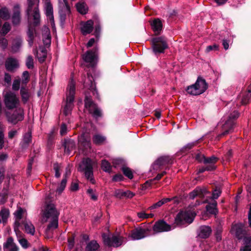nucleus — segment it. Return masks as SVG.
<instances>
[{
    "instance_id": "58",
    "label": "nucleus",
    "mask_w": 251,
    "mask_h": 251,
    "mask_svg": "<svg viewBox=\"0 0 251 251\" xmlns=\"http://www.w3.org/2000/svg\"><path fill=\"white\" fill-rule=\"evenodd\" d=\"M101 27L100 24H96L95 27L94 35L97 38H99L100 36Z\"/></svg>"
},
{
    "instance_id": "48",
    "label": "nucleus",
    "mask_w": 251,
    "mask_h": 251,
    "mask_svg": "<svg viewBox=\"0 0 251 251\" xmlns=\"http://www.w3.org/2000/svg\"><path fill=\"white\" fill-rule=\"evenodd\" d=\"M43 42L45 47L50 46L51 44V36L50 32L46 35V37H45V35L44 36Z\"/></svg>"
},
{
    "instance_id": "59",
    "label": "nucleus",
    "mask_w": 251,
    "mask_h": 251,
    "mask_svg": "<svg viewBox=\"0 0 251 251\" xmlns=\"http://www.w3.org/2000/svg\"><path fill=\"white\" fill-rule=\"evenodd\" d=\"M19 242L22 247L24 249H27L29 247V243L27 240L25 238H22L19 240Z\"/></svg>"
},
{
    "instance_id": "53",
    "label": "nucleus",
    "mask_w": 251,
    "mask_h": 251,
    "mask_svg": "<svg viewBox=\"0 0 251 251\" xmlns=\"http://www.w3.org/2000/svg\"><path fill=\"white\" fill-rule=\"evenodd\" d=\"M20 83L21 78L20 77H18L17 79H14L12 84V89L15 91L19 90L20 87Z\"/></svg>"
},
{
    "instance_id": "43",
    "label": "nucleus",
    "mask_w": 251,
    "mask_h": 251,
    "mask_svg": "<svg viewBox=\"0 0 251 251\" xmlns=\"http://www.w3.org/2000/svg\"><path fill=\"white\" fill-rule=\"evenodd\" d=\"M240 97H241V104H246L249 102V100L251 98V93L248 92H246L244 94H243L242 96H240Z\"/></svg>"
},
{
    "instance_id": "18",
    "label": "nucleus",
    "mask_w": 251,
    "mask_h": 251,
    "mask_svg": "<svg viewBox=\"0 0 251 251\" xmlns=\"http://www.w3.org/2000/svg\"><path fill=\"white\" fill-rule=\"evenodd\" d=\"M6 70L10 72H14L19 67L18 60L13 57H8L5 62Z\"/></svg>"
},
{
    "instance_id": "19",
    "label": "nucleus",
    "mask_w": 251,
    "mask_h": 251,
    "mask_svg": "<svg viewBox=\"0 0 251 251\" xmlns=\"http://www.w3.org/2000/svg\"><path fill=\"white\" fill-rule=\"evenodd\" d=\"M44 215L47 218H49L50 217H52V218L58 217V213L56 211L54 205L51 203L48 204L46 205Z\"/></svg>"
},
{
    "instance_id": "54",
    "label": "nucleus",
    "mask_w": 251,
    "mask_h": 251,
    "mask_svg": "<svg viewBox=\"0 0 251 251\" xmlns=\"http://www.w3.org/2000/svg\"><path fill=\"white\" fill-rule=\"evenodd\" d=\"M53 14V7L50 2L46 3V15L47 16Z\"/></svg>"
},
{
    "instance_id": "51",
    "label": "nucleus",
    "mask_w": 251,
    "mask_h": 251,
    "mask_svg": "<svg viewBox=\"0 0 251 251\" xmlns=\"http://www.w3.org/2000/svg\"><path fill=\"white\" fill-rule=\"evenodd\" d=\"M26 66L29 69H32L34 67L33 59L31 55L28 56L26 60Z\"/></svg>"
},
{
    "instance_id": "7",
    "label": "nucleus",
    "mask_w": 251,
    "mask_h": 251,
    "mask_svg": "<svg viewBox=\"0 0 251 251\" xmlns=\"http://www.w3.org/2000/svg\"><path fill=\"white\" fill-rule=\"evenodd\" d=\"M102 239L104 244L108 247H118L122 245V240L121 237L111 234L103 233Z\"/></svg>"
},
{
    "instance_id": "38",
    "label": "nucleus",
    "mask_w": 251,
    "mask_h": 251,
    "mask_svg": "<svg viewBox=\"0 0 251 251\" xmlns=\"http://www.w3.org/2000/svg\"><path fill=\"white\" fill-rule=\"evenodd\" d=\"M9 216V210L8 209L2 208L0 211V217H1L2 221L3 224L7 222V218ZM1 222V220L0 219V223Z\"/></svg>"
},
{
    "instance_id": "33",
    "label": "nucleus",
    "mask_w": 251,
    "mask_h": 251,
    "mask_svg": "<svg viewBox=\"0 0 251 251\" xmlns=\"http://www.w3.org/2000/svg\"><path fill=\"white\" fill-rule=\"evenodd\" d=\"M22 44L21 38L18 37L14 39L12 42V50L15 53L18 51Z\"/></svg>"
},
{
    "instance_id": "63",
    "label": "nucleus",
    "mask_w": 251,
    "mask_h": 251,
    "mask_svg": "<svg viewBox=\"0 0 251 251\" xmlns=\"http://www.w3.org/2000/svg\"><path fill=\"white\" fill-rule=\"evenodd\" d=\"M221 194V191L220 189H216L212 193V199L213 200L217 199Z\"/></svg>"
},
{
    "instance_id": "30",
    "label": "nucleus",
    "mask_w": 251,
    "mask_h": 251,
    "mask_svg": "<svg viewBox=\"0 0 251 251\" xmlns=\"http://www.w3.org/2000/svg\"><path fill=\"white\" fill-rule=\"evenodd\" d=\"M93 143L96 145H101L104 144L106 140L105 136L100 134H96L93 136Z\"/></svg>"
},
{
    "instance_id": "42",
    "label": "nucleus",
    "mask_w": 251,
    "mask_h": 251,
    "mask_svg": "<svg viewBox=\"0 0 251 251\" xmlns=\"http://www.w3.org/2000/svg\"><path fill=\"white\" fill-rule=\"evenodd\" d=\"M7 189L3 188L1 192H0V203L2 204L5 203L7 201Z\"/></svg>"
},
{
    "instance_id": "64",
    "label": "nucleus",
    "mask_w": 251,
    "mask_h": 251,
    "mask_svg": "<svg viewBox=\"0 0 251 251\" xmlns=\"http://www.w3.org/2000/svg\"><path fill=\"white\" fill-rule=\"evenodd\" d=\"M23 212H24V210L21 207L17 209V210L15 212V215H16V218L18 220H20L22 219Z\"/></svg>"
},
{
    "instance_id": "32",
    "label": "nucleus",
    "mask_w": 251,
    "mask_h": 251,
    "mask_svg": "<svg viewBox=\"0 0 251 251\" xmlns=\"http://www.w3.org/2000/svg\"><path fill=\"white\" fill-rule=\"evenodd\" d=\"M99 248V244L95 240H92L87 244L85 251H97Z\"/></svg>"
},
{
    "instance_id": "12",
    "label": "nucleus",
    "mask_w": 251,
    "mask_h": 251,
    "mask_svg": "<svg viewBox=\"0 0 251 251\" xmlns=\"http://www.w3.org/2000/svg\"><path fill=\"white\" fill-rule=\"evenodd\" d=\"M90 135L88 133H82L78 136V146L83 152L88 151L90 148Z\"/></svg>"
},
{
    "instance_id": "15",
    "label": "nucleus",
    "mask_w": 251,
    "mask_h": 251,
    "mask_svg": "<svg viewBox=\"0 0 251 251\" xmlns=\"http://www.w3.org/2000/svg\"><path fill=\"white\" fill-rule=\"evenodd\" d=\"M62 146L64 148V151L68 155L75 149V141L70 138H64L62 141Z\"/></svg>"
},
{
    "instance_id": "52",
    "label": "nucleus",
    "mask_w": 251,
    "mask_h": 251,
    "mask_svg": "<svg viewBox=\"0 0 251 251\" xmlns=\"http://www.w3.org/2000/svg\"><path fill=\"white\" fill-rule=\"evenodd\" d=\"M10 29H11V26H10V24L7 22H5L3 24V26H2V28H1L2 34H3V35H6L10 30Z\"/></svg>"
},
{
    "instance_id": "61",
    "label": "nucleus",
    "mask_w": 251,
    "mask_h": 251,
    "mask_svg": "<svg viewBox=\"0 0 251 251\" xmlns=\"http://www.w3.org/2000/svg\"><path fill=\"white\" fill-rule=\"evenodd\" d=\"M47 56V54H42V55H41V54H39L37 51H36V56L40 63H43L45 61Z\"/></svg>"
},
{
    "instance_id": "24",
    "label": "nucleus",
    "mask_w": 251,
    "mask_h": 251,
    "mask_svg": "<svg viewBox=\"0 0 251 251\" xmlns=\"http://www.w3.org/2000/svg\"><path fill=\"white\" fill-rule=\"evenodd\" d=\"M21 21L20 11L19 6L16 5L14 6V12L12 17V22L14 25H18Z\"/></svg>"
},
{
    "instance_id": "46",
    "label": "nucleus",
    "mask_w": 251,
    "mask_h": 251,
    "mask_svg": "<svg viewBox=\"0 0 251 251\" xmlns=\"http://www.w3.org/2000/svg\"><path fill=\"white\" fill-rule=\"evenodd\" d=\"M31 138L32 136L31 133L28 132L25 134L23 139V144L25 147L28 146L31 141Z\"/></svg>"
},
{
    "instance_id": "47",
    "label": "nucleus",
    "mask_w": 251,
    "mask_h": 251,
    "mask_svg": "<svg viewBox=\"0 0 251 251\" xmlns=\"http://www.w3.org/2000/svg\"><path fill=\"white\" fill-rule=\"evenodd\" d=\"M73 106V103L66 102V104L63 110V112L65 116H68L72 110Z\"/></svg>"
},
{
    "instance_id": "2",
    "label": "nucleus",
    "mask_w": 251,
    "mask_h": 251,
    "mask_svg": "<svg viewBox=\"0 0 251 251\" xmlns=\"http://www.w3.org/2000/svg\"><path fill=\"white\" fill-rule=\"evenodd\" d=\"M208 88V84L201 76H198L196 82L187 87L186 91L192 96H198L203 93Z\"/></svg>"
},
{
    "instance_id": "34",
    "label": "nucleus",
    "mask_w": 251,
    "mask_h": 251,
    "mask_svg": "<svg viewBox=\"0 0 251 251\" xmlns=\"http://www.w3.org/2000/svg\"><path fill=\"white\" fill-rule=\"evenodd\" d=\"M217 203L216 201H213L212 203H209L206 206L207 211L211 214H216L218 212L217 208Z\"/></svg>"
},
{
    "instance_id": "57",
    "label": "nucleus",
    "mask_w": 251,
    "mask_h": 251,
    "mask_svg": "<svg viewBox=\"0 0 251 251\" xmlns=\"http://www.w3.org/2000/svg\"><path fill=\"white\" fill-rule=\"evenodd\" d=\"M53 169L55 171V176L58 178L60 176V173H59L60 166L57 162L53 164Z\"/></svg>"
},
{
    "instance_id": "5",
    "label": "nucleus",
    "mask_w": 251,
    "mask_h": 251,
    "mask_svg": "<svg viewBox=\"0 0 251 251\" xmlns=\"http://www.w3.org/2000/svg\"><path fill=\"white\" fill-rule=\"evenodd\" d=\"M195 216L196 214L191 211H180L175 218V224L177 226L190 224L193 222Z\"/></svg>"
},
{
    "instance_id": "40",
    "label": "nucleus",
    "mask_w": 251,
    "mask_h": 251,
    "mask_svg": "<svg viewBox=\"0 0 251 251\" xmlns=\"http://www.w3.org/2000/svg\"><path fill=\"white\" fill-rule=\"evenodd\" d=\"M76 7L77 11L82 15H85L88 12V8L86 7L84 3H77L76 4Z\"/></svg>"
},
{
    "instance_id": "44",
    "label": "nucleus",
    "mask_w": 251,
    "mask_h": 251,
    "mask_svg": "<svg viewBox=\"0 0 251 251\" xmlns=\"http://www.w3.org/2000/svg\"><path fill=\"white\" fill-rule=\"evenodd\" d=\"M101 169L105 172L110 173L112 166L110 163L106 160H103L101 162Z\"/></svg>"
},
{
    "instance_id": "8",
    "label": "nucleus",
    "mask_w": 251,
    "mask_h": 251,
    "mask_svg": "<svg viewBox=\"0 0 251 251\" xmlns=\"http://www.w3.org/2000/svg\"><path fill=\"white\" fill-rule=\"evenodd\" d=\"M79 169L80 171L84 172L85 176L89 179L93 176L92 160L90 158L84 159L82 165H79Z\"/></svg>"
},
{
    "instance_id": "4",
    "label": "nucleus",
    "mask_w": 251,
    "mask_h": 251,
    "mask_svg": "<svg viewBox=\"0 0 251 251\" xmlns=\"http://www.w3.org/2000/svg\"><path fill=\"white\" fill-rule=\"evenodd\" d=\"M98 48L95 47L82 55V59L87 68H94L97 64Z\"/></svg>"
},
{
    "instance_id": "23",
    "label": "nucleus",
    "mask_w": 251,
    "mask_h": 251,
    "mask_svg": "<svg viewBox=\"0 0 251 251\" xmlns=\"http://www.w3.org/2000/svg\"><path fill=\"white\" fill-rule=\"evenodd\" d=\"M243 227L244 226L242 224H236L232 227L231 230L235 232L236 236L239 239H241L245 234Z\"/></svg>"
},
{
    "instance_id": "49",
    "label": "nucleus",
    "mask_w": 251,
    "mask_h": 251,
    "mask_svg": "<svg viewBox=\"0 0 251 251\" xmlns=\"http://www.w3.org/2000/svg\"><path fill=\"white\" fill-rule=\"evenodd\" d=\"M114 196L118 199H123L126 197V191L121 189H116L114 192Z\"/></svg>"
},
{
    "instance_id": "14",
    "label": "nucleus",
    "mask_w": 251,
    "mask_h": 251,
    "mask_svg": "<svg viewBox=\"0 0 251 251\" xmlns=\"http://www.w3.org/2000/svg\"><path fill=\"white\" fill-rule=\"evenodd\" d=\"M197 159L200 162H203L207 166L212 165L214 167V170L216 169L215 164L218 161V158L213 155L209 157H206L204 155H197Z\"/></svg>"
},
{
    "instance_id": "56",
    "label": "nucleus",
    "mask_w": 251,
    "mask_h": 251,
    "mask_svg": "<svg viewBox=\"0 0 251 251\" xmlns=\"http://www.w3.org/2000/svg\"><path fill=\"white\" fill-rule=\"evenodd\" d=\"M214 170V167L211 166H207L202 167L199 169L198 171V173H202L204 172L207 171H211Z\"/></svg>"
},
{
    "instance_id": "31",
    "label": "nucleus",
    "mask_w": 251,
    "mask_h": 251,
    "mask_svg": "<svg viewBox=\"0 0 251 251\" xmlns=\"http://www.w3.org/2000/svg\"><path fill=\"white\" fill-rule=\"evenodd\" d=\"M113 165L115 168H117L119 166H122V170L123 174L126 176V165L125 161L121 158H116L113 161Z\"/></svg>"
},
{
    "instance_id": "9",
    "label": "nucleus",
    "mask_w": 251,
    "mask_h": 251,
    "mask_svg": "<svg viewBox=\"0 0 251 251\" xmlns=\"http://www.w3.org/2000/svg\"><path fill=\"white\" fill-rule=\"evenodd\" d=\"M152 48L155 53H163L164 50L168 48L166 42L162 37H157L152 40Z\"/></svg>"
},
{
    "instance_id": "37",
    "label": "nucleus",
    "mask_w": 251,
    "mask_h": 251,
    "mask_svg": "<svg viewBox=\"0 0 251 251\" xmlns=\"http://www.w3.org/2000/svg\"><path fill=\"white\" fill-rule=\"evenodd\" d=\"M245 246L240 249V251H251V237H245L244 238Z\"/></svg>"
},
{
    "instance_id": "11",
    "label": "nucleus",
    "mask_w": 251,
    "mask_h": 251,
    "mask_svg": "<svg viewBox=\"0 0 251 251\" xmlns=\"http://www.w3.org/2000/svg\"><path fill=\"white\" fill-rule=\"evenodd\" d=\"M4 103L8 109H13L16 107L19 101L16 95L12 92L7 93L4 96Z\"/></svg>"
},
{
    "instance_id": "28",
    "label": "nucleus",
    "mask_w": 251,
    "mask_h": 251,
    "mask_svg": "<svg viewBox=\"0 0 251 251\" xmlns=\"http://www.w3.org/2000/svg\"><path fill=\"white\" fill-rule=\"evenodd\" d=\"M20 95L22 101L24 103H26L30 97V93L28 89L25 86H22L20 89Z\"/></svg>"
},
{
    "instance_id": "21",
    "label": "nucleus",
    "mask_w": 251,
    "mask_h": 251,
    "mask_svg": "<svg viewBox=\"0 0 251 251\" xmlns=\"http://www.w3.org/2000/svg\"><path fill=\"white\" fill-rule=\"evenodd\" d=\"M146 233V229L140 227L137 228L131 231L129 238H131L133 240H140L145 237Z\"/></svg>"
},
{
    "instance_id": "13",
    "label": "nucleus",
    "mask_w": 251,
    "mask_h": 251,
    "mask_svg": "<svg viewBox=\"0 0 251 251\" xmlns=\"http://www.w3.org/2000/svg\"><path fill=\"white\" fill-rule=\"evenodd\" d=\"M171 229V226L164 220H160L156 222L152 227L153 231L156 233L167 232L170 231Z\"/></svg>"
},
{
    "instance_id": "3",
    "label": "nucleus",
    "mask_w": 251,
    "mask_h": 251,
    "mask_svg": "<svg viewBox=\"0 0 251 251\" xmlns=\"http://www.w3.org/2000/svg\"><path fill=\"white\" fill-rule=\"evenodd\" d=\"M33 22L32 25L29 24L28 31L27 32L28 36V43L30 47H31L34 42V34L36 33L35 27L38 26L40 23V15L39 10L38 7H35L33 13Z\"/></svg>"
},
{
    "instance_id": "60",
    "label": "nucleus",
    "mask_w": 251,
    "mask_h": 251,
    "mask_svg": "<svg viewBox=\"0 0 251 251\" xmlns=\"http://www.w3.org/2000/svg\"><path fill=\"white\" fill-rule=\"evenodd\" d=\"M219 49V46L217 44L208 46L205 50L206 52H209L211 50H217Z\"/></svg>"
},
{
    "instance_id": "25",
    "label": "nucleus",
    "mask_w": 251,
    "mask_h": 251,
    "mask_svg": "<svg viewBox=\"0 0 251 251\" xmlns=\"http://www.w3.org/2000/svg\"><path fill=\"white\" fill-rule=\"evenodd\" d=\"M21 224L24 226L25 231L32 235H33L35 233V227L33 225L30 221H27L26 220L22 221Z\"/></svg>"
},
{
    "instance_id": "35",
    "label": "nucleus",
    "mask_w": 251,
    "mask_h": 251,
    "mask_svg": "<svg viewBox=\"0 0 251 251\" xmlns=\"http://www.w3.org/2000/svg\"><path fill=\"white\" fill-rule=\"evenodd\" d=\"M172 200L170 198H164L158 202L155 203L148 208L149 210H152L161 207L162 205Z\"/></svg>"
},
{
    "instance_id": "55",
    "label": "nucleus",
    "mask_w": 251,
    "mask_h": 251,
    "mask_svg": "<svg viewBox=\"0 0 251 251\" xmlns=\"http://www.w3.org/2000/svg\"><path fill=\"white\" fill-rule=\"evenodd\" d=\"M0 15L2 18L5 19H8L10 17L8 10L5 8L1 9L0 10Z\"/></svg>"
},
{
    "instance_id": "20",
    "label": "nucleus",
    "mask_w": 251,
    "mask_h": 251,
    "mask_svg": "<svg viewBox=\"0 0 251 251\" xmlns=\"http://www.w3.org/2000/svg\"><path fill=\"white\" fill-rule=\"evenodd\" d=\"M81 32L83 35L91 33L94 29V22L92 20L81 23Z\"/></svg>"
},
{
    "instance_id": "36",
    "label": "nucleus",
    "mask_w": 251,
    "mask_h": 251,
    "mask_svg": "<svg viewBox=\"0 0 251 251\" xmlns=\"http://www.w3.org/2000/svg\"><path fill=\"white\" fill-rule=\"evenodd\" d=\"M37 2V0H27V8L26 10V15L29 18L30 14H31V12H33L32 13V15L33 16V11L34 9H33V6L35 4V3ZM35 7H38V6H35L34 8Z\"/></svg>"
},
{
    "instance_id": "45",
    "label": "nucleus",
    "mask_w": 251,
    "mask_h": 251,
    "mask_svg": "<svg viewBox=\"0 0 251 251\" xmlns=\"http://www.w3.org/2000/svg\"><path fill=\"white\" fill-rule=\"evenodd\" d=\"M29 80V75L27 71H24L22 75V86L26 87Z\"/></svg>"
},
{
    "instance_id": "1",
    "label": "nucleus",
    "mask_w": 251,
    "mask_h": 251,
    "mask_svg": "<svg viewBox=\"0 0 251 251\" xmlns=\"http://www.w3.org/2000/svg\"><path fill=\"white\" fill-rule=\"evenodd\" d=\"M87 75L88 81H85L83 84L84 87L87 89L84 93V106L86 108L89 109L97 106V104L93 100L90 93H92L93 95L98 99L99 96L93 76L90 73H87Z\"/></svg>"
},
{
    "instance_id": "29",
    "label": "nucleus",
    "mask_w": 251,
    "mask_h": 251,
    "mask_svg": "<svg viewBox=\"0 0 251 251\" xmlns=\"http://www.w3.org/2000/svg\"><path fill=\"white\" fill-rule=\"evenodd\" d=\"M71 173L70 172L68 173L67 172H66L65 174L63 176V179L56 189V193H58V195H60L62 192L64 191L65 188L66 187L67 181V175H70Z\"/></svg>"
},
{
    "instance_id": "22",
    "label": "nucleus",
    "mask_w": 251,
    "mask_h": 251,
    "mask_svg": "<svg viewBox=\"0 0 251 251\" xmlns=\"http://www.w3.org/2000/svg\"><path fill=\"white\" fill-rule=\"evenodd\" d=\"M207 193V191L205 188L201 189L200 187H197L189 194V198L194 200L197 196L202 198Z\"/></svg>"
},
{
    "instance_id": "39",
    "label": "nucleus",
    "mask_w": 251,
    "mask_h": 251,
    "mask_svg": "<svg viewBox=\"0 0 251 251\" xmlns=\"http://www.w3.org/2000/svg\"><path fill=\"white\" fill-rule=\"evenodd\" d=\"M93 108V111L92 110V109H89V112L90 114L92 115L94 118H95V119H98L102 116L101 111L100 110V109L98 108V105Z\"/></svg>"
},
{
    "instance_id": "6",
    "label": "nucleus",
    "mask_w": 251,
    "mask_h": 251,
    "mask_svg": "<svg viewBox=\"0 0 251 251\" xmlns=\"http://www.w3.org/2000/svg\"><path fill=\"white\" fill-rule=\"evenodd\" d=\"M239 113L237 111H234L228 116L227 120L223 125V132L219 135V136H224L233 132L235 125V121L239 117Z\"/></svg>"
},
{
    "instance_id": "26",
    "label": "nucleus",
    "mask_w": 251,
    "mask_h": 251,
    "mask_svg": "<svg viewBox=\"0 0 251 251\" xmlns=\"http://www.w3.org/2000/svg\"><path fill=\"white\" fill-rule=\"evenodd\" d=\"M152 30L156 33L159 34L162 29V23L161 21L157 18L155 19L151 23Z\"/></svg>"
},
{
    "instance_id": "16",
    "label": "nucleus",
    "mask_w": 251,
    "mask_h": 251,
    "mask_svg": "<svg viewBox=\"0 0 251 251\" xmlns=\"http://www.w3.org/2000/svg\"><path fill=\"white\" fill-rule=\"evenodd\" d=\"M6 117L8 121L13 125H16L18 122L21 121L24 119V115L21 112H19L17 111H14L13 113H7Z\"/></svg>"
},
{
    "instance_id": "62",
    "label": "nucleus",
    "mask_w": 251,
    "mask_h": 251,
    "mask_svg": "<svg viewBox=\"0 0 251 251\" xmlns=\"http://www.w3.org/2000/svg\"><path fill=\"white\" fill-rule=\"evenodd\" d=\"M4 81L8 85H10L11 83V75L8 73H5L4 74Z\"/></svg>"
},
{
    "instance_id": "41",
    "label": "nucleus",
    "mask_w": 251,
    "mask_h": 251,
    "mask_svg": "<svg viewBox=\"0 0 251 251\" xmlns=\"http://www.w3.org/2000/svg\"><path fill=\"white\" fill-rule=\"evenodd\" d=\"M58 227V218H53V220L48 225L46 229V233L49 232L51 228L55 229Z\"/></svg>"
},
{
    "instance_id": "27",
    "label": "nucleus",
    "mask_w": 251,
    "mask_h": 251,
    "mask_svg": "<svg viewBox=\"0 0 251 251\" xmlns=\"http://www.w3.org/2000/svg\"><path fill=\"white\" fill-rule=\"evenodd\" d=\"M211 233V229L208 226H201L200 228L199 236L201 238H206L209 237Z\"/></svg>"
},
{
    "instance_id": "17",
    "label": "nucleus",
    "mask_w": 251,
    "mask_h": 251,
    "mask_svg": "<svg viewBox=\"0 0 251 251\" xmlns=\"http://www.w3.org/2000/svg\"><path fill=\"white\" fill-rule=\"evenodd\" d=\"M68 88L69 95L67 96L66 102L73 104L75 94V82L73 78L69 81Z\"/></svg>"
},
{
    "instance_id": "50",
    "label": "nucleus",
    "mask_w": 251,
    "mask_h": 251,
    "mask_svg": "<svg viewBox=\"0 0 251 251\" xmlns=\"http://www.w3.org/2000/svg\"><path fill=\"white\" fill-rule=\"evenodd\" d=\"M13 241L14 240L12 237H9L7 238L6 242L3 244L4 250L9 248L10 246L13 247L14 245L15 244Z\"/></svg>"
},
{
    "instance_id": "10",
    "label": "nucleus",
    "mask_w": 251,
    "mask_h": 251,
    "mask_svg": "<svg viewBox=\"0 0 251 251\" xmlns=\"http://www.w3.org/2000/svg\"><path fill=\"white\" fill-rule=\"evenodd\" d=\"M173 161L170 156H162L158 157L153 163L152 169L155 171L160 170L163 166L173 164Z\"/></svg>"
}]
</instances>
